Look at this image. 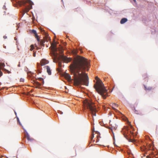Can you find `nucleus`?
<instances>
[{
    "instance_id": "nucleus-1",
    "label": "nucleus",
    "mask_w": 158,
    "mask_h": 158,
    "mask_svg": "<svg viewBox=\"0 0 158 158\" xmlns=\"http://www.w3.org/2000/svg\"><path fill=\"white\" fill-rule=\"evenodd\" d=\"M90 65L88 60L81 56H77L73 59L70 65L71 72L74 75V84L75 86L84 85L88 86L89 78L84 71H88Z\"/></svg>"
},
{
    "instance_id": "nucleus-2",
    "label": "nucleus",
    "mask_w": 158,
    "mask_h": 158,
    "mask_svg": "<svg viewBox=\"0 0 158 158\" xmlns=\"http://www.w3.org/2000/svg\"><path fill=\"white\" fill-rule=\"evenodd\" d=\"M95 79L96 80L95 84L94 85V88L96 91L105 99L108 95L107 90L104 86L102 81L98 77H96Z\"/></svg>"
},
{
    "instance_id": "nucleus-3",
    "label": "nucleus",
    "mask_w": 158,
    "mask_h": 158,
    "mask_svg": "<svg viewBox=\"0 0 158 158\" xmlns=\"http://www.w3.org/2000/svg\"><path fill=\"white\" fill-rule=\"evenodd\" d=\"M83 103L84 108L85 109L86 108L87 109L89 110L93 117L94 116H96V113L97 110L94 103L91 102L90 100L87 99L83 101Z\"/></svg>"
},
{
    "instance_id": "nucleus-4",
    "label": "nucleus",
    "mask_w": 158,
    "mask_h": 158,
    "mask_svg": "<svg viewBox=\"0 0 158 158\" xmlns=\"http://www.w3.org/2000/svg\"><path fill=\"white\" fill-rule=\"evenodd\" d=\"M16 2L20 6L23 5L25 6V8L23 10V14L28 12L32 8V6L33 4V3L30 0H22L20 1L16 0Z\"/></svg>"
},
{
    "instance_id": "nucleus-5",
    "label": "nucleus",
    "mask_w": 158,
    "mask_h": 158,
    "mask_svg": "<svg viewBox=\"0 0 158 158\" xmlns=\"http://www.w3.org/2000/svg\"><path fill=\"white\" fill-rule=\"evenodd\" d=\"M40 30L42 34H45L46 38H44L43 40H41L39 42H38L41 46H44V43L46 41H48V40H50V38L48 36V33L45 32L43 29H41Z\"/></svg>"
},
{
    "instance_id": "nucleus-6",
    "label": "nucleus",
    "mask_w": 158,
    "mask_h": 158,
    "mask_svg": "<svg viewBox=\"0 0 158 158\" xmlns=\"http://www.w3.org/2000/svg\"><path fill=\"white\" fill-rule=\"evenodd\" d=\"M48 62H49L48 60L45 59H42L40 61V64L37 63V67L38 69H39L40 68V65L41 66H44L48 64Z\"/></svg>"
},
{
    "instance_id": "nucleus-7",
    "label": "nucleus",
    "mask_w": 158,
    "mask_h": 158,
    "mask_svg": "<svg viewBox=\"0 0 158 158\" xmlns=\"http://www.w3.org/2000/svg\"><path fill=\"white\" fill-rule=\"evenodd\" d=\"M51 49L53 52V54L55 55L57 50V48L56 47V43H52L51 45Z\"/></svg>"
},
{
    "instance_id": "nucleus-8",
    "label": "nucleus",
    "mask_w": 158,
    "mask_h": 158,
    "mask_svg": "<svg viewBox=\"0 0 158 158\" xmlns=\"http://www.w3.org/2000/svg\"><path fill=\"white\" fill-rule=\"evenodd\" d=\"M60 58L64 62L68 63L70 62L72 60L71 58H68L66 56L63 55H61L60 56Z\"/></svg>"
},
{
    "instance_id": "nucleus-9",
    "label": "nucleus",
    "mask_w": 158,
    "mask_h": 158,
    "mask_svg": "<svg viewBox=\"0 0 158 158\" xmlns=\"http://www.w3.org/2000/svg\"><path fill=\"white\" fill-rule=\"evenodd\" d=\"M122 132L123 133L124 136L126 138L127 136H128L127 135V134H129V131H128V127H126L123 129L122 130Z\"/></svg>"
},
{
    "instance_id": "nucleus-10",
    "label": "nucleus",
    "mask_w": 158,
    "mask_h": 158,
    "mask_svg": "<svg viewBox=\"0 0 158 158\" xmlns=\"http://www.w3.org/2000/svg\"><path fill=\"white\" fill-rule=\"evenodd\" d=\"M23 129H24V132L25 133V137L27 138L28 140L29 141H32L34 140V139L33 138H31L29 135L28 134L27 132L26 131V130L24 129V128L23 127V126H22Z\"/></svg>"
},
{
    "instance_id": "nucleus-11",
    "label": "nucleus",
    "mask_w": 158,
    "mask_h": 158,
    "mask_svg": "<svg viewBox=\"0 0 158 158\" xmlns=\"http://www.w3.org/2000/svg\"><path fill=\"white\" fill-rule=\"evenodd\" d=\"M118 106V105L115 103H113L112 104V108L114 110L116 111L117 112H118L119 114L121 115H123L122 114L121 112H120L115 108L117 107Z\"/></svg>"
},
{
    "instance_id": "nucleus-12",
    "label": "nucleus",
    "mask_w": 158,
    "mask_h": 158,
    "mask_svg": "<svg viewBox=\"0 0 158 158\" xmlns=\"http://www.w3.org/2000/svg\"><path fill=\"white\" fill-rule=\"evenodd\" d=\"M31 32L35 35V36L38 42H39L40 41V38H39L35 30H32L31 31Z\"/></svg>"
},
{
    "instance_id": "nucleus-13",
    "label": "nucleus",
    "mask_w": 158,
    "mask_h": 158,
    "mask_svg": "<svg viewBox=\"0 0 158 158\" xmlns=\"http://www.w3.org/2000/svg\"><path fill=\"white\" fill-rule=\"evenodd\" d=\"M45 68L46 69L47 72L48 74L51 75V70L50 67L48 66H45Z\"/></svg>"
},
{
    "instance_id": "nucleus-14",
    "label": "nucleus",
    "mask_w": 158,
    "mask_h": 158,
    "mask_svg": "<svg viewBox=\"0 0 158 158\" xmlns=\"http://www.w3.org/2000/svg\"><path fill=\"white\" fill-rule=\"evenodd\" d=\"M64 77L65 78L68 80V81H70L71 80V76L68 73H66L65 74Z\"/></svg>"
},
{
    "instance_id": "nucleus-15",
    "label": "nucleus",
    "mask_w": 158,
    "mask_h": 158,
    "mask_svg": "<svg viewBox=\"0 0 158 158\" xmlns=\"http://www.w3.org/2000/svg\"><path fill=\"white\" fill-rule=\"evenodd\" d=\"M127 19L126 18H124L121 19L120 21V23L121 24H123L127 22Z\"/></svg>"
},
{
    "instance_id": "nucleus-16",
    "label": "nucleus",
    "mask_w": 158,
    "mask_h": 158,
    "mask_svg": "<svg viewBox=\"0 0 158 158\" xmlns=\"http://www.w3.org/2000/svg\"><path fill=\"white\" fill-rule=\"evenodd\" d=\"M98 135L97 136V140L96 141V143H98L99 142V138H100V136L99 135L100 133L96 131V132Z\"/></svg>"
},
{
    "instance_id": "nucleus-17",
    "label": "nucleus",
    "mask_w": 158,
    "mask_h": 158,
    "mask_svg": "<svg viewBox=\"0 0 158 158\" xmlns=\"http://www.w3.org/2000/svg\"><path fill=\"white\" fill-rule=\"evenodd\" d=\"M35 83V85H36V86H35V88H38L41 85V84L38 82H36Z\"/></svg>"
},
{
    "instance_id": "nucleus-18",
    "label": "nucleus",
    "mask_w": 158,
    "mask_h": 158,
    "mask_svg": "<svg viewBox=\"0 0 158 158\" xmlns=\"http://www.w3.org/2000/svg\"><path fill=\"white\" fill-rule=\"evenodd\" d=\"M124 120H125V121H127V122L128 123V124L129 125H131V123L130 122H129V121H128V119L126 117H125L124 118H123Z\"/></svg>"
},
{
    "instance_id": "nucleus-19",
    "label": "nucleus",
    "mask_w": 158,
    "mask_h": 158,
    "mask_svg": "<svg viewBox=\"0 0 158 158\" xmlns=\"http://www.w3.org/2000/svg\"><path fill=\"white\" fill-rule=\"evenodd\" d=\"M144 87L145 88V89L146 90H151V89H152V87H149L147 88L145 85L144 86Z\"/></svg>"
},
{
    "instance_id": "nucleus-20",
    "label": "nucleus",
    "mask_w": 158,
    "mask_h": 158,
    "mask_svg": "<svg viewBox=\"0 0 158 158\" xmlns=\"http://www.w3.org/2000/svg\"><path fill=\"white\" fill-rule=\"evenodd\" d=\"M38 79L39 81H43V82H42V84H43L44 83V81H43V78H41V77H39L38 78Z\"/></svg>"
},
{
    "instance_id": "nucleus-21",
    "label": "nucleus",
    "mask_w": 158,
    "mask_h": 158,
    "mask_svg": "<svg viewBox=\"0 0 158 158\" xmlns=\"http://www.w3.org/2000/svg\"><path fill=\"white\" fill-rule=\"evenodd\" d=\"M94 132H92V135L91 138V141L93 140V139L94 138Z\"/></svg>"
},
{
    "instance_id": "nucleus-22",
    "label": "nucleus",
    "mask_w": 158,
    "mask_h": 158,
    "mask_svg": "<svg viewBox=\"0 0 158 158\" xmlns=\"http://www.w3.org/2000/svg\"><path fill=\"white\" fill-rule=\"evenodd\" d=\"M34 45H31V48L30 49V50L31 51H32L34 49Z\"/></svg>"
},
{
    "instance_id": "nucleus-23",
    "label": "nucleus",
    "mask_w": 158,
    "mask_h": 158,
    "mask_svg": "<svg viewBox=\"0 0 158 158\" xmlns=\"http://www.w3.org/2000/svg\"><path fill=\"white\" fill-rule=\"evenodd\" d=\"M128 140L129 142H134L135 141V140L131 139H128Z\"/></svg>"
},
{
    "instance_id": "nucleus-24",
    "label": "nucleus",
    "mask_w": 158,
    "mask_h": 158,
    "mask_svg": "<svg viewBox=\"0 0 158 158\" xmlns=\"http://www.w3.org/2000/svg\"><path fill=\"white\" fill-rule=\"evenodd\" d=\"M17 122L19 123V124L21 126H22V125L21 124V123H20V121H19V118H17Z\"/></svg>"
},
{
    "instance_id": "nucleus-25",
    "label": "nucleus",
    "mask_w": 158,
    "mask_h": 158,
    "mask_svg": "<svg viewBox=\"0 0 158 158\" xmlns=\"http://www.w3.org/2000/svg\"><path fill=\"white\" fill-rule=\"evenodd\" d=\"M72 52L74 54H76L77 53V51L76 50L73 51Z\"/></svg>"
},
{
    "instance_id": "nucleus-26",
    "label": "nucleus",
    "mask_w": 158,
    "mask_h": 158,
    "mask_svg": "<svg viewBox=\"0 0 158 158\" xmlns=\"http://www.w3.org/2000/svg\"><path fill=\"white\" fill-rule=\"evenodd\" d=\"M20 82H23L24 81V79L23 78H21L20 79Z\"/></svg>"
},
{
    "instance_id": "nucleus-27",
    "label": "nucleus",
    "mask_w": 158,
    "mask_h": 158,
    "mask_svg": "<svg viewBox=\"0 0 158 158\" xmlns=\"http://www.w3.org/2000/svg\"><path fill=\"white\" fill-rule=\"evenodd\" d=\"M58 66H59V67H61V63L60 62L59 63H58Z\"/></svg>"
},
{
    "instance_id": "nucleus-28",
    "label": "nucleus",
    "mask_w": 158,
    "mask_h": 158,
    "mask_svg": "<svg viewBox=\"0 0 158 158\" xmlns=\"http://www.w3.org/2000/svg\"><path fill=\"white\" fill-rule=\"evenodd\" d=\"M58 113L59 114H63V112H62L61 111H60V110H59V111H58Z\"/></svg>"
},
{
    "instance_id": "nucleus-29",
    "label": "nucleus",
    "mask_w": 158,
    "mask_h": 158,
    "mask_svg": "<svg viewBox=\"0 0 158 158\" xmlns=\"http://www.w3.org/2000/svg\"><path fill=\"white\" fill-rule=\"evenodd\" d=\"M33 56H34V57H35V56H36V53H35V52H34V53H33Z\"/></svg>"
},
{
    "instance_id": "nucleus-30",
    "label": "nucleus",
    "mask_w": 158,
    "mask_h": 158,
    "mask_svg": "<svg viewBox=\"0 0 158 158\" xmlns=\"http://www.w3.org/2000/svg\"><path fill=\"white\" fill-rule=\"evenodd\" d=\"M3 38L4 39H6L7 38V36L6 35H4L3 36Z\"/></svg>"
},
{
    "instance_id": "nucleus-31",
    "label": "nucleus",
    "mask_w": 158,
    "mask_h": 158,
    "mask_svg": "<svg viewBox=\"0 0 158 158\" xmlns=\"http://www.w3.org/2000/svg\"><path fill=\"white\" fill-rule=\"evenodd\" d=\"M130 134H133V132H131V131H130Z\"/></svg>"
},
{
    "instance_id": "nucleus-32",
    "label": "nucleus",
    "mask_w": 158,
    "mask_h": 158,
    "mask_svg": "<svg viewBox=\"0 0 158 158\" xmlns=\"http://www.w3.org/2000/svg\"><path fill=\"white\" fill-rule=\"evenodd\" d=\"M60 50H60L61 52H63V50L61 49Z\"/></svg>"
},
{
    "instance_id": "nucleus-33",
    "label": "nucleus",
    "mask_w": 158,
    "mask_h": 158,
    "mask_svg": "<svg viewBox=\"0 0 158 158\" xmlns=\"http://www.w3.org/2000/svg\"><path fill=\"white\" fill-rule=\"evenodd\" d=\"M147 156L148 157V158H149L148 155H147Z\"/></svg>"
},
{
    "instance_id": "nucleus-34",
    "label": "nucleus",
    "mask_w": 158,
    "mask_h": 158,
    "mask_svg": "<svg viewBox=\"0 0 158 158\" xmlns=\"http://www.w3.org/2000/svg\"><path fill=\"white\" fill-rule=\"evenodd\" d=\"M15 40H17V39L16 38H15Z\"/></svg>"
},
{
    "instance_id": "nucleus-35",
    "label": "nucleus",
    "mask_w": 158,
    "mask_h": 158,
    "mask_svg": "<svg viewBox=\"0 0 158 158\" xmlns=\"http://www.w3.org/2000/svg\"><path fill=\"white\" fill-rule=\"evenodd\" d=\"M18 66H19V67H20V64H19V65H18Z\"/></svg>"
},
{
    "instance_id": "nucleus-36",
    "label": "nucleus",
    "mask_w": 158,
    "mask_h": 158,
    "mask_svg": "<svg viewBox=\"0 0 158 158\" xmlns=\"http://www.w3.org/2000/svg\"><path fill=\"white\" fill-rule=\"evenodd\" d=\"M135 2L136 0H133Z\"/></svg>"
},
{
    "instance_id": "nucleus-37",
    "label": "nucleus",
    "mask_w": 158,
    "mask_h": 158,
    "mask_svg": "<svg viewBox=\"0 0 158 158\" xmlns=\"http://www.w3.org/2000/svg\"><path fill=\"white\" fill-rule=\"evenodd\" d=\"M146 154H149L150 153H147Z\"/></svg>"
},
{
    "instance_id": "nucleus-38",
    "label": "nucleus",
    "mask_w": 158,
    "mask_h": 158,
    "mask_svg": "<svg viewBox=\"0 0 158 158\" xmlns=\"http://www.w3.org/2000/svg\"><path fill=\"white\" fill-rule=\"evenodd\" d=\"M37 49H38V47H37Z\"/></svg>"
},
{
    "instance_id": "nucleus-39",
    "label": "nucleus",
    "mask_w": 158,
    "mask_h": 158,
    "mask_svg": "<svg viewBox=\"0 0 158 158\" xmlns=\"http://www.w3.org/2000/svg\"><path fill=\"white\" fill-rule=\"evenodd\" d=\"M93 141L94 142V140H93Z\"/></svg>"
},
{
    "instance_id": "nucleus-40",
    "label": "nucleus",
    "mask_w": 158,
    "mask_h": 158,
    "mask_svg": "<svg viewBox=\"0 0 158 158\" xmlns=\"http://www.w3.org/2000/svg\"><path fill=\"white\" fill-rule=\"evenodd\" d=\"M63 0H62V1Z\"/></svg>"
}]
</instances>
